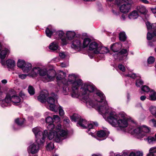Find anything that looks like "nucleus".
<instances>
[{
	"instance_id": "obj_1",
	"label": "nucleus",
	"mask_w": 156,
	"mask_h": 156,
	"mask_svg": "<svg viewBox=\"0 0 156 156\" xmlns=\"http://www.w3.org/2000/svg\"><path fill=\"white\" fill-rule=\"evenodd\" d=\"M95 89L93 85L86 83L80 88V92L82 95H84L83 100L86 102L87 106L88 108H94L104 117L107 114L110 109H112L108 106L105 96L101 91H97L94 95V99L97 102L92 100L90 93L93 92Z\"/></svg>"
},
{
	"instance_id": "obj_2",
	"label": "nucleus",
	"mask_w": 156,
	"mask_h": 156,
	"mask_svg": "<svg viewBox=\"0 0 156 156\" xmlns=\"http://www.w3.org/2000/svg\"><path fill=\"white\" fill-rule=\"evenodd\" d=\"M53 119L48 116L46 118V122L48 123L47 128L49 132L48 137L49 140L53 139L56 142H59L61 140V137H66L68 134V131L66 129H62L61 125L58 124L55 127L52 123Z\"/></svg>"
},
{
	"instance_id": "obj_3",
	"label": "nucleus",
	"mask_w": 156,
	"mask_h": 156,
	"mask_svg": "<svg viewBox=\"0 0 156 156\" xmlns=\"http://www.w3.org/2000/svg\"><path fill=\"white\" fill-rule=\"evenodd\" d=\"M126 116L123 113L117 115L113 109H110L107 114L103 117L107 118V121L112 126L119 127L121 128L126 127L128 126Z\"/></svg>"
},
{
	"instance_id": "obj_4",
	"label": "nucleus",
	"mask_w": 156,
	"mask_h": 156,
	"mask_svg": "<svg viewBox=\"0 0 156 156\" xmlns=\"http://www.w3.org/2000/svg\"><path fill=\"white\" fill-rule=\"evenodd\" d=\"M32 131L34 134L36 143L30 145L28 148L29 153L34 154L37 153L39 150L40 147L43 145L44 139L47 135V131L45 130L44 132L40 127H36L33 129Z\"/></svg>"
},
{
	"instance_id": "obj_5",
	"label": "nucleus",
	"mask_w": 156,
	"mask_h": 156,
	"mask_svg": "<svg viewBox=\"0 0 156 156\" xmlns=\"http://www.w3.org/2000/svg\"><path fill=\"white\" fill-rule=\"evenodd\" d=\"M38 74L41 76V78L44 82H47L54 79L56 72L54 70L47 71V69L45 68L34 67L29 73V75L33 77H35Z\"/></svg>"
},
{
	"instance_id": "obj_6",
	"label": "nucleus",
	"mask_w": 156,
	"mask_h": 156,
	"mask_svg": "<svg viewBox=\"0 0 156 156\" xmlns=\"http://www.w3.org/2000/svg\"><path fill=\"white\" fill-rule=\"evenodd\" d=\"M78 75L75 74H71L69 75L68 80H66V84H71V96L74 98H77L80 95L79 92V89L82 83V81L80 79H77Z\"/></svg>"
},
{
	"instance_id": "obj_7",
	"label": "nucleus",
	"mask_w": 156,
	"mask_h": 156,
	"mask_svg": "<svg viewBox=\"0 0 156 156\" xmlns=\"http://www.w3.org/2000/svg\"><path fill=\"white\" fill-rule=\"evenodd\" d=\"M15 91L11 90L9 91L6 94L5 98L0 103L2 107H5L10 105L12 102L13 104L18 105L21 102V99L19 96L14 95Z\"/></svg>"
},
{
	"instance_id": "obj_8",
	"label": "nucleus",
	"mask_w": 156,
	"mask_h": 156,
	"mask_svg": "<svg viewBox=\"0 0 156 156\" xmlns=\"http://www.w3.org/2000/svg\"><path fill=\"white\" fill-rule=\"evenodd\" d=\"M78 124L83 128L87 129H88V131L89 135L93 136L94 133H93L89 132L90 129L94 128V126H97L98 125L97 122H87L86 120L83 119H80L79 120Z\"/></svg>"
},
{
	"instance_id": "obj_9",
	"label": "nucleus",
	"mask_w": 156,
	"mask_h": 156,
	"mask_svg": "<svg viewBox=\"0 0 156 156\" xmlns=\"http://www.w3.org/2000/svg\"><path fill=\"white\" fill-rule=\"evenodd\" d=\"M57 95L54 94H52V97H50L47 99V101L49 105H47V107L52 111L57 112L58 105H55V102H57Z\"/></svg>"
},
{
	"instance_id": "obj_10",
	"label": "nucleus",
	"mask_w": 156,
	"mask_h": 156,
	"mask_svg": "<svg viewBox=\"0 0 156 156\" xmlns=\"http://www.w3.org/2000/svg\"><path fill=\"white\" fill-rule=\"evenodd\" d=\"M129 132L131 133L133 135L135 136H137L138 137L143 138L145 136L146 134L142 133V131H141L140 126L139 127L135 128H130Z\"/></svg>"
},
{
	"instance_id": "obj_11",
	"label": "nucleus",
	"mask_w": 156,
	"mask_h": 156,
	"mask_svg": "<svg viewBox=\"0 0 156 156\" xmlns=\"http://www.w3.org/2000/svg\"><path fill=\"white\" fill-rule=\"evenodd\" d=\"M5 59H1V63L2 65L5 66H6L8 68H12L15 66V61L12 59H8L5 61Z\"/></svg>"
},
{
	"instance_id": "obj_12",
	"label": "nucleus",
	"mask_w": 156,
	"mask_h": 156,
	"mask_svg": "<svg viewBox=\"0 0 156 156\" xmlns=\"http://www.w3.org/2000/svg\"><path fill=\"white\" fill-rule=\"evenodd\" d=\"M131 5L129 4H124L119 7L120 11L123 13H126L129 12L131 9Z\"/></svg>"
},
{
	"instance_id": "obj_13",
	"label": "nucleus",
	"mask_w": 156,
	"mask_h": 156,
	"mask_svg": "<svg viewBox=\"0 0 156 156\" xmlns=\"http://www.w3.org/2000/svg\"><path fill=\"white\" fill-rule=\"evenodd\" d=\"M98 50H96L94 51V53L98 55V56H101L102 54L107 53L109 51V49L106 47L99 46Z\"/></svg>"
},
{
	"instance_id": "obj_14",
	"label": "nucleus",
	"mask_w": 156,
	"mask_h": 156,
	"mask_svg": "<svg viewBox=\"0 0 156 156\" xmlns=\"http://www.w3.org/2000/svg\"><path fill=\"white\" fill-rule=\"evenodd\" d=\"M81 40V39L78 37L75 38L73 41L71 47L75 49L80 48L82 45Z\"/></svg>"
},
{
	"instance_id": "obj_15",
	"label": "nucleus",
	"mask_w": 156,
	"mask_h": 156,
	"mask_svg": "<svg viewBox=\"0 0 156 156\" xmlns=\"http://www.w3.org/2000/svg\"><path fill=\"white\" fill-rule=\"evenodd\" d=\"M66 73L62 71H60L56 76V79L58 80H61L63 84L66 83V80L65 79Z\"/></svg>"
},
{
	"instance_id": "obj_16",
	"label": "nucleus",
	"mask_w": 156,
	"mask_h": 156,
	"mask_svg": "<svg viewBox=\"0 0 156 156\" xmlns=\"http://www.w3.org/2000/svg\"><path fill=\"white\" fill-rule=\"evenodd\" d=\"M136 9L137 12H138L141 14H145L148 12L146 7L143 5H138L136 7Z\"/></svg>"
},
{
	"instance_id": "obj_17",
	"label": "nucleus",
	"mask_w": 156,
	"mask_h": 156,
	"mask_svg": "<svg viewBox=\"0 0 156 156\" xmlns=\"http://www.w3.org/2000/svg\"><path fill=\"white\" fill-rule=\"evenodd\" d=\"M59 47L58 43L56 41H54L51 43L49 45V49L53 51H55L59 49Z\"/></svg>"
},
{
	"instance_id": "obj_18",
	"label": "nucleus",
	"mask_w": 156,
	"mask_h": 156,
	"mask_svg": "<svg viewBox=\"0 0 156 156\" xmlns=\"http://www.w3.org/2000/svg\"><path fill=\"white\" fill-rule=\"evenodd\" d=\"M55 34L56 35L58 36V38H59L61 39L63 44H67L66 39L65 38L63 37L64 34V33L63 31H57L56 32Z\"/></svg>"
},
{
	"instance_id": "obj_19",
	"label": "nucleus",
	"mask_w": 156,
	"mask_h": 156,
	"mask_svg": "<svg viewBox=\"0 0 156 156\" xmlns=\"http://www.w3.org/2000/svg\"><path fill=\"white\" fill-rule=\"evenodd\" d=\"M122 47V45L119 43L114 44L111 46V49L114 52H117Z\"/></svg>"
},
{
	"instance_id": "obj_20",
	"label": "nucleus",
	"mask_w": 156,
	"mask_h": 156,
	"mask_svg": "<svg viewBox=\"0 0 156 156\" xmlns=\"http://www.w3.org/2000/svg\"><path fill=\"white\" fill-rule=\"evenodd\" d=\"M32 68V65L30 63L27 62L23 67L22 70L24 72L29 73L30 72Z\"/></svg>"
},
{
	"instance_id": "obj_21",
	"label": "nucleus",
	"mask_w": 156,
	"mask_h": 156,
	"mask_svg": "<svg viewBox=\"0 0 156 156\" xmlns=\"http://www.w3.org/2000/svg\"><path fill=\"white\" fill-rule=\"evenodd\" d=\"M99 46L98 44L95 42H92L90 43L89 47V49L90 50H94V53L96 50H98V48Z\"/></svg>"
},
{
	"instance_id": "obj_22",
	"label": "nucleus",
	"mask_w": 156,
	"mask_h": 156,
	"mask_svg": "<svg viewBox=\"0 0 156 156\" xmlns=\"http://www.w3.org/2000/svg\"><path fill=\"white\" fill-rule=\"evenodd\" d=\"M47 36L50 37L55 32V30L51 26H48L45 31Z\"/></svg>"
},
{
	"instance_id": "obj_23",
	"label": "nucleus",
	"mask_w": 156,
	"mask_h": 156,
	"mask_svg": "<svg viewBox=\"0 0 156 156\" xmlns=\"http://www.w3.org/2000/svg\"><path fill=\"white\" fill-rule=\"evenodd\" d=\"M9 53V50L6 48H4L1 51L0 53V58H5L8 55Z\"/></svg>"
},
{
	"instance_id": "obj_24",
	"label": "nucleus",
	"mask_w": 156,
	"mask_h": 156,
	"mask_svg": "<svg viewBox=\"0 0 156 156\" xmlns=\"http://www.w3.org/2000/svg\"><path fill=\"white\" fill-rule=\"evenodd\" d=\"M138 16L139 15L137 11L134 10L129 14L128 17L130 19H135L137 18Z\"/></svg>"
},
{
	"instance_id": "obj_25",
	"label": "nucleus",
	"mask_w": 156,
	"mask_h": 156,
	"mask_svg": "<svg viewBox=\"0 0 156 156\" xmlns=\"http://www.w3.org/2000/svg\"><path fill=\"white\" fill-rule=\"evenodd\" d=\"M127 55V51L125 49H122L117 54L118 57L121 58H125Z\"/></svg>"
},
{
	"instance_id": "obj_26",
	"label": "nucleus",
	"mask_w": 156,
	"mask_h": 156,
	"mask_svg": "<svg viewBox=\"0 0 156 156\" xmlns=\"http://www.w3.org/2000/svg\"><path fill=\"white\" fill-rule=\"evenodd\" d=\"M141 131L142 133L146 134L145 136H147V133H149L150 132V129L147 126L143 125L142 126H140Z\"/></svg>"
},
{
	"instance_id": "obj_27",
	"label": "nucleus",
	"mask_w": 156,
	"mask_h": 156,
	"mask_svg": "<svg viewBox=\"0 0 156 156\" xmlns=\"http://www.w3.org/2000/svg\"><path fill=\"white\" fill-rule=\"evenodd\" d=\"M147 156H156V147H152L149 150V153Z\"/></svg>"
},
{
	"instance_id": "obj_28",
	"label": "nucleus",
	"mask_w": 156,
	"mask_h": 156,
	"mask_svg": "<svg viewBox=\"0 0 156 156\" xmlns=\"http://www.w3.org/2000/svg\"><path fill=\"white\" fill-rule=\"evenodd\" d=\"M149 99L151 101L156 100V93L153 90H151L150 92Z\"/></svg>"
},
{
	"instance_id": "obj_29",
	"label": "nucleus",
	"mask_w": 156,
	"mask_h": 156,
	"mask_svg": "<svg viewBox=\"0 0 156 156\" xmlns=\"http://www.w3.org/2000/svg\"><path fill=\"white\" fill-rule=\"evenodd\" d=\"M75 35V33L74 31H68L66 33V36L69 40H72Z\"/></svg>"
},
{
	"instance_id": "obj_30",
	"label": "nucleus",
	"mask_w": 156,
	"mask_h": 156,
	"mask_svg": "<svg viewBox=\"0 0 156 156\" xmlns=\"http://www.w3.org/2000/svg\"><path fill=\"white\" fill-rule=\"evenodd\" d=\"M97 136L99 137L103 138V140L106 137V132L104 130H100L97 133Z\"/></svg>"
},
{
	"instance_id": "obj_31",
	"label": "nucleus",
	"mask_w": 156,
	"mask_h": 156,
	"mask_svg": "<svg viewBox=\"0 0 156 156\" xmlns=\"http://www.w3.org/2000/svg\"><path fill=\"white\" fill-rule=\"evenodd\" d=\"M25 121L24 119L21 118H18L15 119V122L18 125L20 126H22L24 123Z\"/></svg>"
},
{
	"instance_id": "obj_32",
	"label": "nucleus",
	"mask_w": 156,
	"mask_h": 156,
	"mask_svg": "<svg viewBox=\"0 0 156 156\" xmlns=\"http://www.w3.org/2000/svg\"><path fill=\"white\" fill-rule=\"evenodd\" d=\"M26 63L23 60L19 59L17 63L18 67L21 68L22 69Z\"/></svg>"
},
{
	"instance_id": "obj_33",
	"label": "nucleus",
	"mask_w": 156,
	"mask_h": 156,
	"mask_svg": "<svg viewBox=\"0 0 156 156\" xmlns=\"http://www.w3.org/2000/svg\"><path fill=\"white\" fill-rule=\"evenodd\" d=\"M59 56L62 58H69V55L66 52L62 51L59 53Z\"/></svg>"
},
{
	"instance_id": "obj_34",
	"label": "nucleus",
	"mask_w": 156,
	"mask_h": 156,
	"mask_svg": "<svg viewBox=\"0 0 156 156\" xmlns=\"http://www.w3.org/2000/svg\"><path fill=\"white\" fill-rule=\"evenodd\" d=\"M46 96L44 94H41L38 97V100L41 102L43 103L46 101Z\"/></svg>"
},
{
	"instance_id": "obj_35",
	"label": "nucleus",
	"mask_w": 156,
	"mask_h": 156,
	"mask_svg": "<svg viewBox=\"0 0 156 156\" xmlns=\"http://www.w3.org/2000/svg\"><path fill=\"white\" fill-rule=\"evenodd\" d=\"M126 37L124 32H121L119 34V38L120 40L124 41L126 39Z\"/></svg>"
},
{
	"instance_id": "obj_36",
	"label": "nucleus",
	"mask_w": 156,
	"mask_h": 156,
	"mask_svg": "<svg viewBox=\"0 0 156 156\" xmlns=\"http://www.w3.org/2000/svg\"><path fill=\"white\" fill-rule=\"evenodd\" d=\"M149 109L151 114L156 117V107L151 106L150 107Z\"/></svg>"
},
{
	"instance_id": "obj_37",
	"label": "nucleus",
	"mask_w": 156,
	"mask_h": 156,
	"mask_svg": "<svg viewBox=\"0 0 156 156\" xmlns=\"http://www.w3.org/2000/svg\"><path fill=\"white\" fill-rule=\"evenodd\" d=\"M90 40L88 38H85L83 41V45L84 47H86L90 43Z\"/></svg>"
},
{
	"instance_id": "obj_38",
	"label": "nucleus",
	"mask_w": 156,
	"mask_h": 156,
	"mask_svg": "<svg viewBox=\"0 0 156 156\" xmlns=\"http://www.w3.org/2000/svg\"><path fill=\"white\" fill-rule=\"evenodd\" d=\"M64 86L63 87V93L65 95L67 94L69 92V88L67 86L68 84H63Z\"/></svg>"
},
{
	"instance_id": "obj_39",
	"label": "nucleus",
	"mask_w": 156,
	"mask_h": 156,
	"mask_svg": "<svg viewBox=\"0 0 156 156\" xmlns=\"http://www.w3.org/2000/svg\"><path fill=\"white\" fill-rule=\"evenodd\" d=\"M79 115L76 114H74L70 116V118L72 121L76 122L79 119Z\"/></svg>"
},
{
	"instance_id": "obj_40",
	"label": "nucleus",
	"mask_w": 156,
	"mask_h": 156,
	"mask_svg": "<svg viewBox=\"0 0 156 156\" xmlns=\"http://www.w3.org/2000/svg\"><path fill=\"white\" fill-rule=\"evenodd\" d=\"M144 83L143 81L141 79L137 80L136 81V85L137 87H139Z\"/></svg>"
},
{
	"instance_id": "obj_41",
	"label": "nucleus",
	"mask_w": 156,
	"mask_h": 156,
	"mask_svg": "<svg viewBox=\"0 0 156 156\" xmlns=\"http://www.w3.org/2000/svg\"><path fill=\"white\" fill-rule=\"evenodd\" d=\"M46 148L48 150H52L54 148V144L52 143H49L47 145Z\"/></svg>"
},
{
	"instance_id": "obj_42",
	"label": "nucleus",
	"mask_w": 156,
	"mask_h": 156,
	"mask_svg": "<svg viewBox=\"0 0 156 156\" xmlns=\"http://www.w3.org/2000/svg\"><path fill=\"white\" fill-rule=\"evenodd\" d=\"M28 91L30 95H33L34 94L35 91L34 89L32 86H29L28 88Z\"/></svg>"
},
{
	"instance_id": "obj_43",
	"label": "nucleus",
	"mask_w": 156,
	"mask_h": 156,
	"mask_svg": "<svg viewBox=\"0 0 156 156\" xmlns=\"http://www.w3.org/2000/svg\"><path fill=\"white\" fill-rule=\"evenodd\" d=\"M154 24H153L152 25H151L150 23L148 22H147L146 23V25L147 26V30H150L152 29H155V26L154 25V26H153L154 25Z\"/></svg>"
},
{
	"instance_id": "obj_44",
	"label": "nucleus",
	"mask_w": 156,
	"mask_h": 156,
	"mask_svg": "<svg viewBox=\"0 0 156 156\" xmlns=\"http://www.w3.org/2000/svg\"><path fill=\"white\" fill-rule=\"evenodd\" d=\"M147 140L148 143L150 144H152L155 141L154 137L152 136H148Z\"/></svg>"
},
{
	"instance_id": "obj_45",
	"label": "nucleus",
	"mask_w": 156,
	"mask_h": 156,
	"mask_svg": "<svg viewBox=\"0 0 156 156\" xmlns=\"http://www.w3.org/2000/svg\"><path fill=\"white\" fill-rule=\"evenodd\" d=\"M59 110V114L61 116H63L64 114V111L62 108L58 105V110Z\"/></svg>"
},
{
	"instance_id": "obj_46",
	"label": "nucleus",
	"mask_w": 156,
	"mask_h": 156,
	"mask_svg": "<svg viewBox=\"0 0 156 156\" xmlns=\"http://www.w3.org/2000/svg\"><path fill=\"white\" fill-rule=\"evenodd\" d=\"M141 89V90L144 92H148L150 91L149 88L146 85L144 86Z\"/></svg>"
},
{
	"instance_id": "obj_47",
	"label": "nucleus",
	"mask_w": 156,
	"mask_h": 156,
	"mask_svg": "<svg viewBox=\"0 0 156 156\" xmlns=\"http://www.w3.org/2000/svg\"><path fill=\"white\" fill-rule=\"evenodd\" d=\"M128 0H115V3L118 5L122 4L123 2H126L128 1Z\"/></svg>"
},
{
	"instance_id": "obj_48",
	"label": "nucleus",
	"mask_w": 156,
	"mask_h": 156,
	"mask_svg": "<svg viewBox=\"0 0 156 156\" xmlns=\"http://www.w3.org/2000/svg\"><path fill=\"white\" fill-rule=\"evenodd\" d=\"M53 119L56 121V122H58L60 121V119L58 115H54L53 116Z\"/></svg>"
},
{
	"instance_id": "obj_49",
	"label": "nucleus",
	"mask_w": 156,
	"mask_h": 156,
	"mask_svg": "<svg viewBox=\"0 0 156 156\" xmlns=\"http://www.w3.org/2000/svg\"><path fill=\"white\" fill-rule=\"evenodd\" d=\"M118 68L122 72H124L125 71V67L122 64H119L118 66Z\"/></svg>"
},
{
	"instance_id": "obj_50",
	"label": "nucleus",
	"mask_w": 156,
	"mask_h": 156,
	"mask_svg": "<svg viewBox=\"0 0 156 156\" xmlns=\"http://www.w3.org/2000/svg\"><path fill=\"white\" fill-rule=\"evenodd\" d=\"M134 152L136 154V156H143V152L142 151H137Z\"/></svg>"
},
{
	"instance_id": "obj_51",
	"label": "nucleus",
	"mask_w": 156,
	"mask_h": 156,
	"mask_svg": "<svg viewBox=\"0 0 156 156\" xmlns=\"http://www.w3.org/2000/svg\"><path fill=\"white\" fill-rule=\"evenodd\" d=\"M125 76H126L130 77L132 78H135L136 76V74L134 73L126 75H125Z\"/></svg>"
},
{
	"instance_id": "obj_52",
	"label": "nucleus",
	"mask_w": 156,
	"mask_h": 156,
	"mask_svg": "<svg viewBox=\"0 0 156 156\" xmlns=\"http://www.w3.org/2000/svg\"><path fill=\"white\" fill-rule=\"evenodd\" d=\"M153 37L152 35L149 32H148L147 34V39L148 40H151Z\"/></svg>"
},
{
	"instance_id": "obj_53",
	"label": "nucleus",
	"mask_w": 156,
	"mask_h": 156,
	"mask_svg": "<svg viewBox=\"0 0 156 156\" xmlns=\"http://www.w3.org/2000/svg\"><path fill=\"white\" fill-rule=\"evenodd\" d=\"M27 75L25 74H21L19 75V77L21 79H24L27 77Z\"/></svg>"
},
{
	"instance_id": "obj_54",
	"label": "nucleus",
	"mask_w": 156,
	"mask_h": 156,
	"mask_svg": "<svg viewBox=\"0 0 156 156\" xmlns=\"http://www.w3.org/2000/svg\"><path fill=\"white\" fill-rule=\"evenodd\" d=\"M154 59H148L147 62L148 64H152L154 63Z\"/></svg>"
},
{
	"instance_id": "obj_55",
	"label": "nucleus",
	"mask_w": 156,
	"mask_h": 156,
	"mask_svg": "<svg viewBox=\"0 0 156 156\" xmlns=\"http://www.w3.org/2000/svg\"><path fill=\"white\" fill-rule=\"evenodd\" d=\"M69 65V64L68 63H62L61 64V67H65Z\"/></svg>"
},
{
	"instance_id": "obj_56",
	"label": "nucleus",
	"mask_w": 156,
	"mask_h": 156,
	"mask_svg": "<svg viewBox=\"0 0 156 156\" xmlns=\"http://www.w3.org/2000/svg\"><path fill=\"white\" fill-rule=\"evenodd\" d=\"M141 2L145 4H148L149 2L147 0H139Z\"/></svg>"
},
{
	"instance_id": "obj_57",
	"label": "nucleus",
	"mask_w": 156,
	"mask_h": 156,
	"mask_svg": "<svg viewBox=\"0 0 156 156\" xmlns=\"http://www.w3.org/2000/svg\"><path fill=\"white\" fill-rule=\"evenodd\" d=\"M151 121L153 123L154 126V127H156V121L154 119H151Z\"/></svg>"
},
{
	"instance_id": "obj_58",
	"label": "nucleus",
	"mask_w": 156,
	"mask_h": 156,
	"mask_svg": "<svg viewBox=\"0 0 156 156\" xmlns=\"http://www.w3.org/2000/svg\"><path fill=\"white\" fill-rule=\"evenodd\" d=\"M146 97L145 96L142 95L140 97V99L141 101H144L146 99Z\"/></svg>"
},
{
	"instance_id": "obj_59",
	"label": "nucleus",
	"mask_w": 156,
	"mask_h": 156,
	"mask_svg": "<svg viewBox=\"0 0 156 156\" xmlns=\"http://www.w3.org/2000/svg\"><path fill=\"white\" fill-rule=\"evenodd\" d=\"M151 9L153 13H156V6L155 8H152Z\"/></svg>"
},
{
	"instance_id": "obj_60",
	"label": "nucleus",
	"mask_w": 156,
	"mask_h": 156,
	"mask_svg": "<svg viewBox=\"0 0 156 156\" xmlns=\"http://www.w3.org/2000/svg\"><path fill=\"white\" fill-rule=\"evenodd\" d=\"M65 123H69L70 121L69 119L68 118H65L64 120Z\"/></svg>"
},
{
	"instance_id": "obj_61",
	"label": "nucleus",
	"mask_w": 156,
	"mask_h": 156,
	"mask_svg": "<svg viewBox=\"0 0 156 156\" xmlns=\"http://www.w3.org/2000/svg\"><path fill=\"white\" fill-rule=\"evenodd\" d=\"M129 156H136V154L134 152H132L130 153Z\"/></svg>"
},
{
	"instance_id": "obj_62",
	"label": "nucleus",
	"mask_w": 156,
	"mask_h": 156,
	"mask_svg": "<svg viewBox=\"0 0 156 156\" xmlns=\"http://www.w3.org/2000/svg\"><path fill=\"white\" fill-rule=\"evenodd\" d=\"M2 83L4 84H6L7 83V81L6 80L4 79L2 80L1 81Z\"/></svg>"
},
{
	"instance_id": "obj_63",
	"label": "nucleus",
	"mask_w": 156,
	"mask_h": 156,
	"mask_svg": "<svg viewBox=\"0 0 156 156\" xmlns=\"http://www.w3.org/2000/svg\"><path fill=\"white\" fill-rule=\"evenodd\" d=\"M128 153L126 152H124L123 153L122 156H128Z\"/></svg>"
},
{
	"instance_id": "obj_64",
	"label": "nucleus",
	"mask_w": 156,
	"mask_h": 156,
	"mask_svg": "<svg viewBox=\"0 0 156 156\" xmlns=\"http://www.w3.org/2000/svg\"><path fill=\"white\" fill-rule=\"evenodd\" d=\"M122 17L123 18V20H124L125 19V17L124 15H122Z\"/></svg>"
}]
</instances>
